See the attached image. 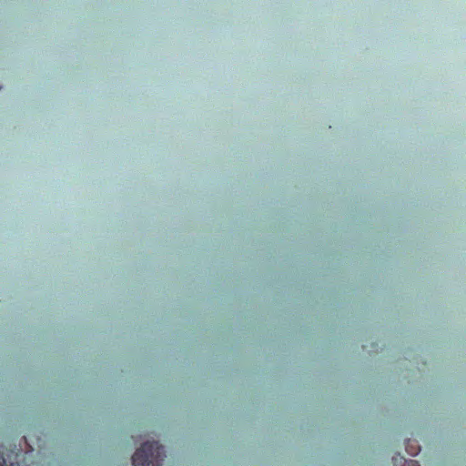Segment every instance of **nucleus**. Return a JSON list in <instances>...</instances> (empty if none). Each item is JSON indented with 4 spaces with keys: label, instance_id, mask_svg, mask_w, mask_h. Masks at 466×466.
Instances as JSON below:
<instances>
[{
    "label": "nucleus",
    "instance_id": "1",
    "mask_svg": "<svg viewBox=\"0 0 466 466\" xmlns=\"http://www.w3.org/2000/svg\"><path fill=\"white\" fill-rule=\"evenodd\" d=\"M164 447L157 441H146L132 456L133 466H161L165 458Z\"/></svg>",
    "mask_w": 466,
    "mask_h": 466
},
{
    "label": "nucleus",
    "instance_id": "2",
    "mask_svg": "<svg viewBox=\"0 0 466 466\" xmlns=\"http://www.w3.org/2000/svg\"><path fill=\"white\" fill-rule=\"evenodd\" d=\"M394 465H397L399 463H402L404 461L403 466H420V463L417 461L414 460H405L403 456L400 454H397L395 457L392 458Z\"/></svg>",
    "mask_w": 466,
    "mask_h": 466
},
{
    "label": "nucleus",
    "instance_id": "3",
    "mask_svg": "<svg viewBox=\"0 0 466 466\" xmlns=\"http://www.w3.org/2000/svg\"><path fill=\"white\" fill-rule=\"evenodd\" d=\"M0 466H6V461L1 453H0Z\"/></svg>",
    "mask_w": 466,
    "mask_h": 466
}]
</instances>
